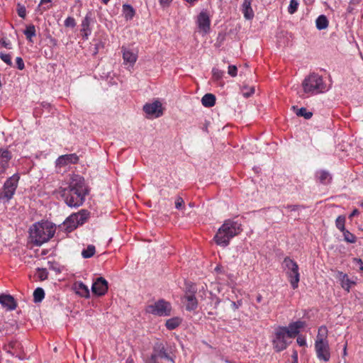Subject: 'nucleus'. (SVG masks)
Wrapping results in <instances>:
<instances>
[{"instance_id":"f257e3e1","label":"nucleus","mask_w":363,"mask_h":363,"mask_svg":"<svg viewBox=\"0 0 363 363\" xmlns=\"http://www.w3.org/2000/svg\"><path fill=\"white\" fill-rule=\"evenodd\" d=\"M306 325L305 321L297 320L290 323L288 326H279L274 330L272 343L274 350L280 352L290 345L291 339L298 335L301 330Z\"/></svg>"},{"instance_id":"f03ea898","label":"nucleus","mask_w":363,"mask_h":363,"mask_svg":"<svg viewBox=\"0 0 363 363\" xmlns=\"http://www.w3.org/2000/svg\"><path fill=\"white\" fill-rule=\"evenodd\" d=\"M242 230L241 223L234 220L228 219L224 221L214 236V240L218 245L226 247L230 240L239 235Z\"/></svg>"},{"instance_id":"7ed1b4c3","label":"nucleus","mask_w":363,"mask_h":363,"mask_svg":"<svg viewBox=\"0 0 363 363\" xmlns=\"http://www.w3.org/2000/svg\"><path fill=\"white\" fill-rule=\"evenodd\" d=\"M67 188L62 191L65 203L70 207H78L84 201V197L88 192L85 183H67Z\"/></svg>"},{"instance_id":"20e7f679","label":"nucleus","mask_w":363,"mask_h":363,"mask_svg":"<svg viewBox=\"0 0 363 363\" xmlns=\"http://www.w3.org/2000/svg\"><path fill=\"white\" fill-rule=\"evenodd\" d=\"M55 229L48 223H36L30 228L31 242L36 246H40L53 237Z\"/></svg>"},{"instance_id":"39448f33","label":"nucleus","mask_w":363,"mask_h":363,"mask_svg":"<svg viewBox=\"0 0 363 363\" xmlns=\"http://www.w3.org/2000/svg\"><path fill=\"white\" fill-rule=\"evenodd\" d=\"M303 92L308 95H316L328 90L321 76L318 74H311L302 82Z\"/></svg>"},{"instance_id":"423d86ee","label":"nucleus","mask_w":363,"mask_h":363,"mask_svg":"<svg viewBox=\"0 0 363 363\" xmlns=\"http://www.w3.org/2000/svg\"><path fill=\"white\" fill-rule=\"evenodd\" d=\"M283 264L285 267L286 274L291 287L293 289H297L300 281L298 265L289 257L284 258Z\"/></svg>"},{"instance_id":"0eeeda50","label":"nucleus","mask_w":363,"mask_h":363,"mask_svg":"<svg viewBox=\"0 0 363 363\" xmlns=\"http://www.w3.org/2000/svg\"><path fill=\"white\" fill-rule=\"evenodd\" d=\"M145 311L157 316H169L172 312V305L164 299H160L152 304L148 305Z\"/></svg>"},{"instance_id":"6e6552de","label":"nucleus","mask_w":363,"mask_h":363,"mask_svg":"<svg viewBox=\"0 0 363 363\" xmlns=\"http://www.w3.org/2000/svg\"><path fill=\"white\" fill-rule=\"evenodd\" d=\"M79 160V157L75 153L60 155L55 160V169L57 172H60L62 169H66L72 164H77Z\"/></svg>"},{"instance_id":"1a4fd4ad","label":"nucleus","mask_w":363,"mask_h":363,"mask_svg":"<svg viewBox=\"0 0 363 363\" xmlns=\"http://www.w3.org/2000/svg\"><path fill=\"white\" fill-rule=\"evenodd\" d=\"M196 23L198 32L203 36L211 31V18L206 10L201 11L197 16Z\"/></svg>"},{"instance_id":"9d476101","label":"nucleus","mask_w":363,"mask_h":363,"mask_svg":"<svg viewBox=\"0 0 363 363\" xmlns=\"http://www.w3.org/2000/svg\"><path fill=\"white\" fill-rule=\"evenodd\" d=\"M315 350L318 359L328 362L330 359V352L328 342L315 341Z\"/></svg>"},{"instance_id":"9b49d317","label":"nucleus","mask_w":363,"mask_h":363,"mask_svg":"<svg viewBox=\"0 0 363 363\" xmlns=\"http://www.w3.org/2000/svg\"><path fill=\"white\" fill-rule=\"evenodd\" d=\"M121 52L123 54V64L127 66L128 68H133L138 60V50L123 46L121 48Z\"/></svg>"},{"instance_id":"f8f14e48","label":"nucleus","mask_w":363,"mask_h":363,"mask_svg":"<svg viewBox=\"0 0 363 363\" xmlns=\"http://www.w3.org/2000/svg\"><path fill=\"white\" fill-rule=\"evenodd\" d=\"M143 111L149 118H159L163 114L162 104L159 101L146 104L143 106Z\"/></svg>"},{"instance_id":"ddd939ff","label":"nucleus","mask_w":363,"mask_h":363,"mask_svg":"<svg viewBox=\"0 0 363 363\" xmlns=\"http://www.w3.org/2000/svg\"><path fill=\"white\" fill-rule=\"evenodd\" d=\"M108 289V281L101 277L96 278L91 286L92 293L97 296H102L105 295Z\"/></svg>"},{"instance_id":"4468645a","label":"nucleus","mask_w":363,"mask_h":363,"mask_svg":"<svg viewBox=\"0 0 363 363\" xmlns=\"http://www.w3.org/2000/svg\"><path fill=\"white\" fill-rule=\"evenodd\" d=\"M0 199L9 201L13 196L16 188L17 183H0Z\"/></svg>"},{"instance_id":"2eb2a0df","label":"nucleus","mask_w":363,"mask_h":363,"mask_svg":"<svg viewBox=\"0 0 363 363\" xmlns=\"http://www.w3.org/2000/svg\"><path fill=\"white\" fill-rule=\"evenodd\" d=\"M3 349L6 352L11 354L12 356H15L19 359L22 358V346L21 342L17 340H11L9 342L3 346Z\"/></svg>"},{"instance_id":"dca6fc26","label":"nucleus","mask_w":363,"mask_h":363,"mask_svg":"<svg viewBox=\"0 0 363 363\" xmlns=\"http://www.w3.org/2000/svg\"><path fill=\"white\" fill-rule=\"evenodd\" d=\"M0 304L7 311L15 310L17 307L14 298L9 294H2L0 295Z\"/></svg>"},{"instance_id":"f3484780","label":"nucleus","mask_w":363,"mask_h":363,"mask_svg":"<svg viewBox=\"0 0 363 363\" xmlns=\"http://www.w3.org/2000/svg\"><path fill=\"white\" fill-rule=\"evenodd\" d=\"M12 157L11 152L7 149H0V174L8 167L9 162Z\"/></svg>"},{"instance_id":"a211bd4d","label":"nucleus","mask_w":363,"mask_h":363,"mask_svg":"<svg viewBox=\"0 0 363 363\" xmlns=\"http://www.w3.org/2000/svg\"><path fill=\"white\" fill-rule=\"evenodd\" d=\"M186 309L189 311H194L198 306V301L194 294H186L183 298Z\"/></svg>"},{"instance_id":"6ab92c4d","label":"nucleus","mask_w":363,"mask_h":363,"mask_svg":"<svg viewBox=\"0 0 363 363\" xmlns=\"http://www.w3.org/2000/svg\"><path fill=\"white\" fill-rule=\"evenodd\" d=\"M252 0H243L241 11L245 19L251 20L254 18V11L252 9Z\"/></svg>"},{"instance_id":"aec40b11","label":"nucleus","mask_w":363,"mask_h":363,"mask_svg":"<svg viewBox=\"0 0 363 363\" xmlns=\"http://www.w3.org/2000/svg\"><path fill=\"white\" fill-rule=\"evenodd\" d=\"M337 278L340 279L341 282V286L347 292L350 291V289L351 288V286L352 284H355V282L352 281L347 274H344L342 272H338L337 273Z\"/></svg>"},{"instance_id":"412c9836","label":"nucleus","mask_w":363,"mask_h":363,"mask_svg":"<svg viewBox=\"0 0 363 363\" xmlns=\"http://www.w3.org/2000/svg\"><path fill=\"white\" fill-rule=\"evenodd\" d=\"M74 290L77 294L84 298H89L90 292L88 286L82 282H77L74 284Z\"/></svg>"},{"instance_id":"4be33fe9","label":"nucleus","mask_w":363,"mask_h":363,"mask_svg":"<svg viewBox=\"0 0 363 363\" xmlns=\"http://www.w3.org/2000/svg\"><path fill=\"white\" fill-rule=\"evenodd\" d=\"M153 350L155 352L158 353L160 358H164L169 361H171L172 363H174V359L167 352V350L162 344H161V343L156 344L154 347Z\"/></svg>"},{"instance_id":"5701e85b","label":"nucleus","mask_w":363,"mask_h":363,"mask_svg":"<svg viewBox=\"0 0 363 363\" xmlns=\"http://www.w3.org/2000/svg\"><path fill=\"white\" fill-rule=\"evenodd\" d=\"M64 225L67 231H72L79 226L77 217L74 216V214L70 215L64 222Z\"/></svg>"},{"instance_id":"b1692460","label":"nucleus","mask_w":363,"mask_h":363,"mask_svg":"<svg viewBox=\"0 0 363 363\" xmlns=\"http://www.w3.org/2000/svg\"><path fill=\"white\" fill-rule=\"evenodd\" d=\"M81 32L84 39H88L89 35H90L91 33L90 28V18L88 16H86L82 22Z\"/></svg>"},{"instance_id":"393cba45","label":"nucleus","mask_w":363,"mask_h":363,"mask_svg":"<svg viewBox=\"0 0 363 363\" xmlns=\"http://www.w3.org/2000/svg\"><path fill=\"white\" fill-rule=\"evenodd\" d=\"M122 12L126 21L132 20L135 14V11L133 7L127 4L123 5Z\"/></svg>"},{"instance_id":"a878e982","label":"nucleus","mask_w":363,"mask_h":363,"mask_svg":"<svg viewBox=\"0 0 363 363\" xmlns=\"http://www.w3.org/2000/svg\"><path fill=\"white\" fill-rule=\"evenodd\" d=\"M201 103L205 107H212L216 104V96L212 94H206L201 99Z\"/></svg>"},{"instance_id":"bb28decb","label":"nucleus","mask_w":363,"mask_h":363,"mask_svg":"<svg viewBox=\"0 0 363 363\" xmlns=\"http://www.w3.org/2000/svg\"><path fill=\"white\" fill-rule=\"evenodd\" d=\"M182 319L181 318L174 317L166 321L165 326L169 330H174L182 323Z\"/></svg>"},{"instance_id":"cd10ccee","label":"nucleus","mask_w":363,"mask_h":363,"mask_svg":"<svg viewBox=\"0 0 363 363\" xmlns=\"http://www.w3.org/2000/svg\"><path fill=\"white\" fill-rule=\"evenodd\" d=\"M74 216L77 217V222L79 221V226L82 225L89 217V212L86 210H82L77 213H73Z\"/></svg>"},{"instance_id":"c85d7f7f","label":"nucleus","mask_w":363,"mask_h":363,"mask_svg":"<svg viewBox=\"0 0 363 363\" xmlns=\"http://www.w3.org/2000/svg\"><path fill=\"white\" fill-rule=\"evenodd\" d=\"M24 35L26 37V39L29 42H33V38L36 35V30L34 25H28L26 26L25 30L23 31Z\"/></svg>"},{"instance_id":"c756f323","label":"nucleus","mask_w":363,"mask_h":363,"mask_svg":"<svg viewBox=\"0 0 363 363\" xmlns=\"http://www.w3.org/2000/svg\"><path fill=\"white\" fill-rule=\"evenodd\" d=\"M328 328L325 325H322L318 328V335L316 336L315 341L328 342L327 340L328 337Z\"/></svg>"},{"instance_id":"7c9ffc66","label":"nucleus","mask_w":363,"mask_h":363,"mask_svg":"<svg viewBox=\"0 0 363 363\" xmlns=\"http://www.w3.org/2000/svg\"><path fill=\"white\" fill-rule=\"evenodd\" d=\"M315 26L318 30H323L328 28V21L325 16H319L315 21Z\"/></svg>"},{"instance_id":"2f4dec72","label":"nucleus","mask_w":363,"mask_h":363,"mask_svg":"<svg viewBox=\"0 0 363 363\" xmlns=\"http://www.w3.org/2000/svg\"><path fill=\"white\" fill-rule=\"evenodd\" d=\"M45 298V291L42 288H37L33 292V301L35 303H40Z\"/></svg>"},{"instance_id":"473e14b6","label":"nucleus","mask_w":363,"mask_h":363,"mask_svg":"<svg viewBox=\"0 0 363 363\" xmlns=\"http://www.w3.org/2000/svg\"><path fill=\"white\" fill-rule=\"evenodd\" d=\"M96 252L95 246L93 245H89L86 249H84L82 252V256L84 258H90L94 255Z\"/></svg>"},{"instance_id":"72a5a7b5","label":"nucleus","mask_w":363,"mask_h":363,"mask_svg":"<svg viewBox=\"0 0 363 363\" xmlns=\"http://www.w3.org/2000/svg\"><path fill=\"white\" fill-rule=\"evenodd\" d=\"M316 179L320 181H330L332 179V177L328 172L321 170L316 172Z\"/></svg>"},{"instance_id":"f704fd0d","label":"nucleus","mask_w":363,"mask_h":363,"mask_svg":"<svg viewBox=\"0 0 363 363\" xmlns=\"http://www.w3.org/2000/svg\"><path fill=\"white\" fill-rule=\"evenodd\" d=\"M344 235V240L349 243H354L356 242V237L354 235L349 232L347 230L342 231Z\"/></svg>"},{"instance_id":"c9c22d12","label":"nucleus","mask_w":363,"mask_h":363,"mask_svg":"<svg viewBox=\"0 0 363 363\" xmlns=\"http://www.w3.org/2000/svg\"><path fill=\"white\" fill-rule=\"evenodd\" d=\"M345 217L343 216H340L336 218L335 225L337 229H339L341 232L345 230Z\"/></svg>"},{"instance_id":"e433bc0d","label":"nucleus","mask_w":363,"mask_h":363,"mask_svg":"<svg viewBox=\"0 0 363 363\" xmlns=\"http://www.w3.org/2000/svg\"><path fill=\"white\" fill-rule=\"evenodd\" d=\"M296 113L298 116H303L306 119H309L313 116V113L311 112L308 111L306 108H303V107L298 109Z\"/></svg>"},{"instance_id":"4c0bfd02","label":"nucleus","mask_w":363,"mask_h":363,"mask_svg":"<svg viewBox=\"0 0 363 363\" xmlns=\"http://www.w3.org/2000/svg\"><path fill=\"white\" fill-rule=\"evenodd\" d=\"M298 5V0H291L288 7V12L290 14L294 13L297 11Z\"/></svg>"},{"instance_id":"58836bf2","label":"nucleus","mask_w":363,"mask_h":363,"mask_svg":"<svg viewBox=\"0 0 363 363\" xmlns=\"http://www.w3.org/2000/svg\"><path fill=\"white\" fill-rule=\"evenodd\" d=\"M51 0H40V3L38 6L41 13L48 10L51 7Z\"/></svg>"},{"instance_id":"ea45409f","label":"nucleus","mask_w":363,"mask_h":363,"mask_svg":"<svg viewBox=\"0 0 363 363\" xmlns=\"http://www.w3.org/2000/svg\"><path fill=\"white\" fill-rule=\"evenodd\" d=\"M242 95L245 98H248L250 96H252L255 92V88L254 87H250V86H243L241 90Z\"/></svg>"},{"instance_id":"a19ab883","label":"nucleus","mask_w":363,"mask_h":363,"mask_svg":"<svg viewBox=\"0 0 363 363\" xmlns=\"http://www.w3.org/2000/svg\"><path fill=\"white\" fill-rule=\"evenodd\" d=\"M0 58L7 65L11 67L13 65L11 61V55L10 54L0 52Z\"/></svg>"},{"instance_id":"79ce46f5","label":"nucleus","mask_w":363,"mask_h":363,"mask_svg":"<svg viewBox=\"0 0 363 363\" xmlns=\"http://www.w3.org/2000/svg\"><path fill=\"white\" fill-rule=\"evenodd\" d=\"M224 72L217 68H213L212 74L214 80L219 81L223 78Z\"/></svg>"},{"instance_id":"37998d69","label":"nucleus","mask_w":363,"mask_h":363,"mask_svg":"<svg viewBox=\"0 0 363 363\" xmlns=\"http://www.w3.org/2000/svg\"><path fill=\"white\" fill-rule=\"evenodd\" d=\"M65 26L69 28H74L76 26L75 20L73 17L69 16L65 21Z\"/></svg>"},{"instance_id":"c03bdc74","label":"nucleus","mask_w":363,"mask_h":363,"mask_svg":"<svg viewBox=\"0 0 363 363\" xmlns=\"http://www.w3.org/2000/svg\"><path fill=\"white\" fill-rule=\"evenodd\" d=\"M228 73L233 77H236L238 74L237 67L235 65H229L228 68Z\"/></svg>"},{"instance_id":"a18cd8bd","label":"nucleus","mask_w":363,"mask_h":363,"mask_svg":"<svg viewBox=\"0 0 363 363\" xmlns=\"http://www.w3.org/2000/svg\"><path fill=\"white\" fill-rule=\"evenodd\" d=\"M158 358V353L154 351L153 353L151 354L150 357L146 361V363H159L157 361Z\"/></svg>"},{"instance_id":"49530a36","label":"nucleus","mask_w":363,"mask_h":363,"mask_svg":"<svg viewBox=\"0 0 363 363\" xmlns=\"http://www.w3.org/2000/svg\"><path fill=\"white\" fill-rule=\"evenodd\" d=\"M16 67L19 70H23L25 68V65L23 59L21 57L16 58Z\"/></svg>"},{"instance_id":"de8ad7c7","label":"nucleus","mask_w":363,"mask_h":363,"mask_svg":"<svg viewBox=\"0 0 363 363\" xmlns=\"http://www.w3.org/2000/svg\"><path fill=\"white\" fill-rule=\"evenodd\" d=\"M18 15L21 17L24 18L26 16V9L25 6L18 5Z\"/></svg>"},{"instance_id":"09e8293b","label":"nucleus","mask_w":363,"mask_h":363,"mask_svg":"<svg viewBox=\"0 0 363 363\" xmlns=\"http://www.w3.org/2000/svg\"><path fill=\"white\" fill-rule=\"evenodd\" d=\"M48 272L45 269H38V277L40 280H45L48 278Z\"/></svg>"},{"instance_id":"8fccbe9b","label":"nucleus","mask_w":363,"mask_h":363,"mask_svg":"<svg viewBox=\"0 0 363 363\" xmlns=\"http://www.w3.org/2000/svg\"><path fill=\"white\" fill-rule=\"evenodd\" d=\"M0 45L4 46V48H7V49H11L12 47H11V43L9 40H8L6 38H0Z\"/></svg>"},{"instance_id":"3c124183","label":"nucleus","mask_w":363,"mask_h":363,"mask_svg":"<svg viewBox=\"0 0 363 363\" xmlns=\"http://www.w3.org/2000/svg\"><path fill=\"white\" fill-rule=\"evenodd\" d=\"M296 342L299 346L303 347L306 345V337L304 335H298Z\"/></svg>"},{"instance_id":"603ef678","label":"nucleus","mask_w":363,"mask_h":363,"mask_svg":"<svg viewBox=\"0 0 363 363\" xmlns=\"http://www.w3.org/2000/svg\"><path fill=\"white\" fill-rule=\"evenodd\" d=\"M184 204V199L182 197H177L175 200V208L177 209H182Z\"/></svg>"},{"instance_id":"864d4df0","label":"nucleus","mask_w":363,"mask_h":363,"mask_svg":"<svg viewBox=\"0 0 363 363\" xmlns=\"http://www.w3.org/2000/svg\"><path fill=\"white\" fill-rule=\"evenodd\" d=\"M291 357H292V363H298V352L296 350H294L293 352H292V354H291Z\"/></svg>"},{"instance_id":"5fc2aeb1","label":"nucleus","mask_w":363,"mask_h":363,"mask_svg":"<svg viewBox=\"0 0 363 363\" xmlns=\"http://www.w3.org/2000/svg\"><path fill=\"white\" fill-rule=\"evenodd\" d=\"M172 0H159L160 4L162 7L168 6Z\"/></svg>"},{"instance_id":"6e6d98bb","label":"nucleus","mask_w":363,"mask_h":363,"mask_svg":"<svg viewBox=\"0 0 363 363\" xmlns=\"http://www.w3.org/2000/svg\"><path fill=\"white\" fill-rule=\"evenodd\" d=\"M20 177L18 174H13L11 177H10L6 182H18Z\"/></svg>"},{"instance_id":"4d7b16f0","label":"nucleus","mask_w":363,"mask_h":363,"mask_svg":"<svg viewBox=\"0 0 363 363\" xmlns=\"http://www.w3.org/2000/svg\"><path fill=\"white\" fill-rule=\"evenodd\" d=\"M82 180H84V179H82L80 176L79 175H74L72 178V182H82Z\"/></svg>"},{"instance_id":"13d9d810","label":"nucleus","mask_w":363,"mask_h":363,"mask_svg":"<svg viewBox=\"0 0 363 363\" xmlns=\"http://www.w3.org/2000/svg\"><path fill=\"white\" fill-rule=\"evenodd\" d=\"M354 261L358 264H359V269L363 271V262L361 259L355 258Z\"/></svg>"},{"instance_id":"bf43d9fd","label":"nucleus","mask_w":363,"mask_h":363,"mask_svg":"<svg viewBox=\"0 0 363 363\" xmlns=\"http://www.w3.org/2000/svg\"><path fill=\"white\" fill-rule=\"evenodd\" d=\"M359 213V211L358 209L355 208L352 211V212L350 213L349 218H351L355 216H357Z\"/></svg>"},{"instance_id":"052dcab7","label":"nucleus","mask_w":363,"mask_h":363,"mask_svg":"<svg viewBox=\"0 0 363 363\" xmlns=\"http://www.w3.org/2000/svg\"><path fill=\"white\" fill-rule=\"evenodd\" d=\"M287 208L291 211H296L298 208L297 206L290 205L288 206Z\"/></svg>"},{"instance_id":"680f3d73","label":"nucleus","mask_w":363,"mask_h":363,"mask_svg":"<svg viewBox=\"0 0 363 363\" xmlns=\"http://www.w3.org/2000/svg\"><path fill=\"white\" fill-rule=\"evenodd\" d=\"M262 295L260 294H258L257 298H256V300L258 303H260L262 301Z\"/></svg>"},{"instance_id":"e2e57ef3","label":"nucleus","mask_w":363,"mask_h":363,"mask_svg":"<svg viewBox=\"0 0 363 363\" xmlns=\"http://www.w3.org/2000/svg\"><path fill=\"white\" fill-rule=\"evenodd\" d=\"M109 1L110 0H101V2L104 4H107Z\"/></svg>"},{"instance_id":"0e129e2a","label":"nucleus","mask_w":363,"mask_h":363,"mask_svg":"<svg viewBox=\"0 0 363 363\" xmlns=\"http://www.w3.org/2000/svg\"><path fill=\"white\" fill-rule=\"evenodd\" d=\"M225 362H226V363H233V362H232L231 361H229V360H228V359H226V360H225Z\"/></svg>"},{"instance_id":"69168bd1","label":"nucleus","mask_w":363,"mask_h":363,"mask_svg":"<svg viewBox=\"0 0 363 363\" xmlns=\"http://www.w3.org/2000/svg\"><path fill=\"white\" fill-rule=\"evenodd\" d=\"M50 106V105H49V104H43V106H44V107H45V106Z\"/></svg>"},{"instance_id":"338daca9","label":"nucleus","mask_w":363,"mask_h":363,"mask_svg":"<svg viewBox=\"0 0 363 363\" xmlns=\"http://www.w3.org/2000/svg\"><path fill=\"white\" fill-rule=\"evenodd\" d=\"M127 363H133V362H132V361H131V362H127Z\"/></svg>"}]
</instances>
